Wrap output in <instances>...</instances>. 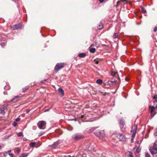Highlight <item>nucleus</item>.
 <instances>
[{"mask_svg": "<svg viewBox=\"0 0 157 157\" xmlns=\"http://www.w3.org/2000/svg\"><path fill=\"white\" fill-rule=\"evenodd\" d=\"M20 120V118H17L15 119V121L17 122L18 121Z\"/></svg>", "mask_w": 157, "mask_h": 157, "instance_id": "nucleus-40", "label": "nucleus"}, {"mask_svg": "<svg viewBox=\"0 0 157 157\" xmlns=\"http://www.w3.org/2000/svg\"><path fill=\"white\" fill-rule=\"evenodd\" d=\"M26 140V138H24V139H23V140H24V141H25V140Z\"/></svg>", "mask_w": 157, "mask_h": 157, "instance_id": "nucleus-52", "label": "nucleus"}, {"mask_svg": "<svg viewBox=\"0 0 157 157\" xmlns=\"http://www.w3.org/2000/svg\"><path fill=\"white\" fill-rule=\"evenodd\" d=\"M155 108H157V105H156L155 106Z\"/></svg>", "mask_w": 157, "mask_h": 157, "instance_id": "nucleus-54", "label": "nucleus"}, {"mask_svg": "<svg viewBox=\"0 0 157 157\" xmlns=\"http://www.w3.org/2000/svg\"><path fill=\"white\" fill-rule=\"evenodd\" d=\"M154 134L155 136H157V129H156L155 130Z\"/></svg>", "mask_w": 157, "mask_h": 157, "instance_id": "nucleus-33", "label": "nucleus"}, {"mask_svg": "<svg viewBox=\"0 0 157 157\" xmlns=\"http://www.w3.org/2000/svg\"><path fill=\"white\" fill-rule=\"evenodd\" d=\"M5 44L4 42H2L1 43V45L2 47H3L5 46Z\"/></svg>", "mask_w": 157, "mask_h": 157, "instance_id": "nucleus-36", "label": "nucleus"}, {"mask_svg": "<svg viewBox=\"0 0 157 157\" xmlns=\"http://www.w3.org/2000/svg\"><path fill=\"white\" fill-rule=\"evenodd\" d=\"M145 157H150V155L147 153H145Z\"/></svg>", "mask_w": 157, "mask_h": 157, "instance_id": "nucleus-31", "label": "nucleus"}, {"mask_svg": "<svg viewBox=\"0 0 157 157\" xmlns=\"http://www.w3.org/2000/svg\"><path fill=\"white\" fill-rule=\"evenodd\" d=\"M94 61L96 64H97L99 62L98 61L96 60V59L94 60Z\"/></svg>", "mask_w": 157, "mask_h": 157, "instance_id": "nucleus-35", "label": "nucleus"}, {"mask_svg": "<svg viewBox=\"0 0 157 157\" xmlns=\"http://www.w3.org/2000/svg\"><path fill=\"white\" fill-rule=\"evenodd\" d=\"M20 97V96L18 95L15 96L12 98L10 100V101H12L14 100H16V101H18L19 100Z\"/></svg>", "mask_w": 157, "mask_h": 157, "instance_id": "nucleus-12", "label": "nucleus"}, {"mask_svg": "<svg viewBox=\"0 0 157 157\" xmlns=\"http://www.w3.org/2000/svg\"><path fill=\"white\" fill-rule=\"evenodd\" d=\"M156 109L154 106H149V109L151 113V118L153 117L156 113V112L155 111Z\"/></svg>", "mask_w": 157, "mask_h": 157, "instance_id": "nucleus-7", "label": "nucleus"}, {"mask_svg": "<svg viewBox=\"0 0 157 157\" xmlns=\"http://www.w3.org/2000/svg\"><path fill=\"white\" fill-rule=\"evenodd\" d=\"M36 144V143L35 142H31L29 144V146L32 147H34Z\"/></svg>", "mask_w": 157, "mask_h": 157, "instance_id": "nucleus-19", "label": "nucleus"}, {"mask_svg": "<svg viewBox=\"0 0 157 157\" xmlns=\"http://www.w3.org/2000/svg\"><path fill=\"white\" fill-rule=\"evenodd\" d=\"M153 31L155 32H156L157 31V27H155L154 29L153 30Z\"/></svg>", "mask_w": 157, "mask_h": 157, "instance_id": "nucleus-41", "label": "nucleus"}, {"mask_svg": "<svg viewBox=\"0 0 157 157\" xmlns=\"http://www.w3.org/2000/svg\"><path fill=\"white\" fill-rule=\"evenodd\" d=\"M121 2H126L127 0H120Z\"/></svg>", "mask_w": 157, "mask_h": 157, "instance_id": "nucleus-46", "label": "nucleus"}, {"mask_svg": "<svg viewBox=\"0 0 157 157\" xmlns=\"http://www.w3.org/2000/svg\"><path fill=\"white\" fill-rule=\"evenodd\" d=\"M120 141L122 142H125L126 140V139L124 136V135L122 134H119V137L118 138Z\"/></svg>", "mask_w": 157, "mask_h": 157, "instance_id": "nucleus-10", "label": "nucleus"}, {"mask_svg": "<svg viewBox=\"0 0 157 157\" xmlns=\"http://www.w3.org/2000/svg\"><path fill=\"white\" fill-rule=\"evenodd\" d=\"M64 157H74V156H71L70 155H69L68 154H67L65 155H64Z\"/></svg>", "mask_w": 157, "mask_h": 157, "instance_id": "nucleus-30", "label": "nucleus"}, {"mask_svg": "<svg viewBox=\"0 0 157 157\" xmlns=\"http://www.w3.org/2000/svg\"><path fill=\"white\" fill-rule=\"evenodd\" d=\"M116 0H114V1L115 2Z\"/></svg>", "mask_w": 157, "mask_h": 157, "instance_id": "nucleus-60", "label": "nucleus"}, {"mask_svg": "<svg viewBox=\"0 0 157 157\" xmlns=\"http://www.w3.org/2000/svg\"><path fill=\"white\" fill-rule=\"evenodd\" d=\"M17 125V123L16 121H14L13 123V125L14 126H16Z\"/></svg>", "mask_w": 157, "mask_h": 157, "instance_id": "nucleus-34", "label": "nucleus"}, {"mask_svg": "<svg viewBox=\"0 0 157 157\" xmlns=\"http://www.w3.org/2000/svg\"><path fill=\"white\" fill-rule=\"evenodd\" d=\"M125 155L127 157H133L132 153L129 151L126 152Z\"/></svg>", "mask_w": 157, "mask_h": 157, "instance_id": "nucleus-14", "label": "nucleus"}, {"mask_svg": "<svg viewBox=\"0 0 157 157\" xmlns=\"http://www.w3.org/2000/svg\"><path fill=\"white\" fill-rule=\"evenodd\" d=\"M96 82L98 84H101L102 83L103 81L101 79H99L96 80Z\"/></svg>", "mask_w": 157, "mask_h": 157, "instance_id": "nucleus-17", "label": "nucleus"}, {"mask_svg": "<svg viewBox=\"0 0 157 157\" xmlns=\"http://www.w3.org/2000/svg\"><path fill=\"white\" fill-rule=\"evenodd\" d=\"M29 86H25V87L23 88H22L23 92H25L27 90L29 89Z\"/></svg>", "mask_w": 157, "mask_h": 157, "instance_id": "nucleus-18", "label": "nucleus"}, {"mask_svg": "<svg viewBox=\"0 0 157 157\" xmlns=\"http://www.w3.org/2000/svg\"><path fill=\"white\" fill-rule=\"evenodd\" d=\"M141 12L143 13H145L146 12V10L143 7H141Z\"/></svg>", "mask_w": 157, "mask_h": 157, "instance_id": "nucleus-24", "label": "nucleus"}, {"mask_svg": "<svg viewBox=\"0 0 157 157\" xmlns=\"http://www.w3.org/2000/svg\"><path fill=\"white\" fill-rule=\"evenodd\" d=\"M112 82H114V84H115V83H116L117 82V81H112Z\"/></svg>", "mask_w": 157, "mask_h": 157, "instance_id": "nucleus-47", "label": "nucleus"}, {"mask_svg": "<svg viewBox=\"0 0 157 157\" xmlns=\"http://www.w3.org/2000/svg\"><path fill=\"white\" fill-rule=\"evenodd\" d=\"M118 36V33H115L114 34L113 37V38L115 39Z\"/></svg>", "mask_w": 157, "mask_h": 157, "instance_id": "nucleus-25", "label": "nucleus"}, {"mask_svg": "<svg viewBox=\"0 0 157 157\" xmlns=\"http://www.w3.org/2000/svg\"><path fill=\"white\" fill-rule=\"evenodd\" d=\"M37 125L40 129H44L45 128L46 123L43 121H40L38 123Z\"/></svg>", "mask_w": 157, "mask_h": 157, "instance_id": "nucleus-4", "label": "nucleus"}, {"mask_svg": "<svg viewBox=\"0 0 157 157\" xmlns=\"http://www.w3.org/2000/svg\"><path fill=\"white\" fill-rule=\"evenodd\" d=\"M103 28V26L101 23L98 26V29L99 30L102 29Z\"/></svg>", "mask_w": 157, "mask_h": 157, "instance_id": "nucleus-20", "label": "nucleus"}, {"mask_svg": "<svg viewBox=\"0 0 157 157\" xmlns=\"http://www.w3.org/2000/svg\"><path fill=\"white\" fill-rule=\"evenodd\" d=\"M96 51L95 49L94 48H91L90 49V52L92 53H94Z\"/></svg>", "mask_w": 157, "mask_h": 157, "instance_id": "nucleus-23", "label": "nucleus"}, {"mask_svg": "<svg viewBox=\"0 0 157 157\" xmlns=\"http://www.w3.org/2000/svg\"><path fill=\"white\" fill-rule=\"evenodd\" d=\"M58 91L59 94L62 96H63L64 95V91L63 89L61 88H59L58 89Z\"/></svg>", "mask_w": 157, "mask_h": 157, "instance_id": "nucleus-13", "label": "nucleus"}, {"mask_svg": "<svg viewBox=\"0 0 157 157\" xmlns=\"http://www.w3.org/2000/svg\"><path fill=\"white\" fill-rule=\"evenodd\" d=\"M136 132H132L131 137L134 138Z\"/></svg>", "mask_w": 157, "mask_h": 157, "instance_id": "nucleus-28", "label": "nucleus"}, {"mask_svg": "<svg viewBox=\"0 0 157 157\" xmlns=\"http://www.w3.org/2000/svg\"><path fill=\"white\" fill-rule=\"evenodd\" d=\"M116 4L117 5H116V7H117V6H118V1L116 2Z\"/></svg>", "mask_w": 157, "mask_h": 157, "instance_id": "nucleus-49", "label": "nucleus"}, {"mask_svg": "<svg viewBox=\"0 0 157 157\" xmlns=\"http://www.w3.org/2000/svg\"><path fill=\"white\" fill-rule=\"evenodd\" d=\"M136 151L137 153H139L140 151V150L139 148H137L136 149Z\"/></svg>", "mask_w": 157, "mask_h": 157, "instance_id": "nucleus-37", "label": "nucleus"}, {"mask_svg": "<svg viewBox=\"0 0 157 157\" xmlns=\"http://www.w3.org/2000/svg\"><path fill=\"white\" fill-rule=\"evenodd\" d=\"M11 150H9L8 151V152L9 153H10L11 152Z\"/></svg>", "mask_w": 157, "mask_h": 157, "instance_id": "nucleus-50", "label": "nucleus"}, {"mask_svg": "<svg viewBox=\"0 0 157 157\" xmlns=\"http://www.w3.org/2000/svg\"><path fill=\"white\" fill-rule=\"evenodd\" d=\"M84 137L81 134H76L72 136V138L74 140H78Z\"/></svg>", "mask_w": 157, "mask_h": 157, "instance_id": "nucleus-6", "label": "nucleus"}, {"mask_svg": "<svg viewBox=\"0 0 157 157\" xmlns=\"http://www.w3.org/2000/svg\"><path fill=\"white\" fill-rule=\"evenodd\" d=\"M94 134L95 136L101 139H103L105 136L104 131H97L95 132Z\"/></svg>", "mask_w": 157, "mask_h": 157, "instance_id": "nucleus-3", "label": "nucleus"}, {"mask_svg": "<svg viewBox=\"0 0 157 157\" xmlns=\"http://www.w3.org/2000/svg\"><path fill=\"white\" fill-rule=\"evenodd\" d=\"M2 154H3V153H2V152L0 153V155Z\"/></svg>", "mask_w": 157, "mask_h": 157, "instance_id": "nucleus-57", "label": "nucleus"}, {"mask_svg": "<svg viewBox=\"0 0 157 157\" xmlns=\"http://www.w3.org/2000/svg\"><path fill=\"white\" fill-rule=\"evenodd\" d=\"M112 136H113V137H114L115 136V137H117V135L116 133H114L113 134Z\"/></svg>", "mask_w": 157, "mask_h": 157, "instance_id": "nucleus-32", "label": "nucleus"}, {"mask_svg": "<svg viewBox=\"0 0 157 157\" xmlns=\"http://www.w3.org/2000/svg\"><path fill=\"white\" fill-rule=\"evenodd\" d=\"M14 28L13 29V30H18L22 29V23H19V24L15 25L13 26Z\"/></svg>", "mask_w": 157, "mask_h": 157, "instance_id": "nucleus-9", "label": "nucleus"}, {"mask_svg": "<svg viewBox=\"0 0 157 157\" xmlns=\"http://www.w3.org/2000/svg\"><path fill=\"white\" fill-rule=\"evenodd\" d=\"M120 72V73L121 74H122V73H121V71H120V72Z\"/></svg>", "mask_w": 157, "mask_h": 157, "instance_id": "nucleus-55", "label": "nucleus"}, {"mask_svg": "<svg viewBox=\"0 0 157 157\" xmlns=\"http://www.w3.org/2000/svg\"><path fill=\"white\" fill-rule=\"evenodd\" d=\"M137 129V125H135L132 126L131 132H136Z\"/></svg>", "mask_w": 157, "mask_h": 157, "instance_id": "nucleus-11", "label": "nucleus"}, {"mask_svg": "<svg viewBox=\"0 0 157 157\" xmlns=\"http://www.w3.org/2000/svg\"><path fill=\"white\" fill-rule=\"evenodd\" d=\"M149 150L152 155L157 154V144L156 143H154L153 146L149 149Z\"/></svg>", "mask_w": 157, "mask_h": 157, "instance_id": "nucleus-2", "label": "nucleus"}, {"mask_svg": "<svg viewBox=\"0 0 157 157\" xmlns=\"http://www.w3.org/2000/svg\"><path fill=\"white\" fill-rule=\"evenodd\" d=\"M26 112H27V113H28L29 112V110L27 109L26 110Z\"/></svg>", "mask_w": 157, "mask_h": 157, "instance_id": "nucleus-51", "label": "nucleus"}, {"mask_svg": "<svg viewBox=\"0 0 157 157\" xmlns=\"http://www.w3.org/2000/svg\"><path fill=\"white\" fill-rule=\"evenodd\" d=\"M153 98L155 100L156 102H157V94L154 96Z\"/></svg>", "mask_w": 157, "mask_h": 157, "instance_id": "nucleus-26", "label": "nucleus"}, {"mask_svg": "<svg viewBox=\"0 0 157 157\" xmlns=\"http://www.w3.org/2000/svg\"><path fill=\"white\" fill-rule=\"evenodd\" d=\"M6 109V106H4L1 109V113L3 115L5 113V109Z\"/></svg>", "mask_w": 157, "mask_h": 157, "instance_id": "nucleus-15", "label": "nucleus"}, {"mask_svg": "<svg viewBox=\"0 0 157 157\" xmlns=\"http://www.w3.org/2000/svg\"><path fill=\"white\" fill-rule=\"evenodd\" d=\"M84 116L83 115H81V117H79L80 118H82Z\"/></svg>", "mask_w": 157, "mask_h": 157, "instance_id": "nucleus-48", "label": "nucleus"}, {"mask_svg": "<svg viewBox=\"0 0 157 157\" xmlns=\"http://www.w3.org/2000/svg\"><path fill=\"white\" fill-rule=\"evenodd\" d=\"M48 79H44V80H43L41 81V83H44L45 82H46L47 80Z\"/></svg>", "mask_w": 157, "mask_h": 157, "instance_id": "nucleus-39", "label": "nucleus"}, {"mask_svg": "<svg viewBox=\"0 0 157 157\" xmlns=\"http://www.w3.org/2000/svg\"><path fill=\"white\" fill-rule=\"evenodd\" d=\"M125 80H126V78H125Z\"/></svg>", "mask_w": 157, "mask_h": 157, "instance_id": "nucleus-59", "label": "nucleus"}, {"mask_svg": "<svg viewBox=\"0 0 157 157\" xmlns=\"http://www.w3.org/2000/svg\"><path fill=\"white\" fill-rule=\"evenodd\" d=\"M21 151V149L19 148H17V153H19Z\"/></svg>", "mask_w": 157, "mask_h": 157, "instance_id": "nucleus-38", "label": "nucleus"}, {"mask_svg": "<svg viewBox=\"0 0 157 157\" xmlns=\"http://www.w3.org/2000/svg\"><path fill=\"white\" fill-rule=\"evenodd\" d=\"M116 73L115 72H113V71L111 72V75L112 76H114Z\"/></svg>", "mask_w": 157, "mask_h": 157, "instance_id": "nucleus-29", "label": "nucleus"}, {"mask_svg": "<svg viewBox=\"0 0 157 157\" xmlns=\"http://www.w3.org/2000/svg\"><path fill=\"white\" fill-rule=\"evenodd\" d=\"M11 136V134L6 135L3 137V139L4 140L7 139H8V138H9Z\"/></svg>", "mask_w": 157, "mask_h": 157, "instance_id": "nucleus-22", "label": "nucleus"}, {"mask_svg": "<svg viewBox=\"0 0 157 157\" xmlns=\"http://www.w3.org/2000/svg\"><path fill=\"white\" fill-rule=\"evenodd\" d=\"M65 64L63 63H57L56 65L54 71L56 72H57L59 70L63 68Z\"/></svg>", "mask_w": 157, "mask_h": 157, "instance_id": "nucleus-1", "label": "nucleus"}, {"mask_svg": "<svg viewBox=\"0 0 157 157\" xmlns=\"http://www.w3.org/2000/svg\"><path fill=\"white\" fill-rule=\"evenodd\" d=\"M23 135V133L22 132H20L17 134V136L18 137L21 136Z\"/></svg>", "mask_w": 157, "mask_h": 157, "instance_id": "nucleus-27", "label": "nucleus"}, {"mask_svg": "<svg viewBox=\"0 0 157 157\" xmlns=\"http://www.w3.org/2000/svg\"><path fill=\"white\" fill-rule=\"evenodd\" d=\"M134 138L131 137V142L133 143V140Z\"/></svg>", "mask_w": 157, "mask_h": 157, "instance_id": "nucleus-44", "label": "nucleus"}, {"mask_svg": "<svg viewBox=\"0 0 157 157\" xmlns=\"http://www.w3.org/2000/svg\"><path fill=\"white\" fill-rule=\"evenodd\" d=\"M118 82H119V81L120 80V78L118 77Z\"/></svg>", "mask_w": 157, "mask_h": 157, "instance_id": "nucleus-53", "label": "nucleus"}, {"mask_svg": "<svg viewBox=\"0 0 157 157\" xmlns=\"http://www.w3.org/2000/svg\"><path fill=\"white\" fill-rule=\"evenodd\" d=\"M9 155L10 156H11V157H13V156H14V155L13 153H9Z\"/></svg>", "mask_w": 157, "mask_h": 157, "instance_id": "nucleus-42", "label": "nucleus"}, {"mask_svg": "<svg viewBox=\"0 0 157 157\" xmlns=\"http://www.w3.org/2000/svg\"><path fill=\"white\" fill-rule=\"evenodd\" d=\"M7 154V152H6L4 154L3 157H6V154Z\"/></svg>", "mask_w": 157, "mask_h": 157, "instance_id": "nucleus-43", "label": "nucleus"}, {"mask_svg": "<svg viewBox=\"0 0 157 157\" xmlns=\"http://www.w3.org/2000/svg\"><path fill=\"white\" fill-rule=\"evenodd\" d=\"M59 140L53 143L52 144L49 145V146L52 148H55L57 146L60 144Z\"/></svg>", "mask_w": 157, "mask_h": 157, "instance_id": "nucleus-8", "label": "nucleus"}, {"mask_svg": "<svg viewBox=\"0 0 157 157\" xmlns=\"http://www.w3.org/2000/svg\"><path fill=\"white\" fill-rule=\"evenodd\" d=\"M105 0H99V2L100 3H102Z\"/></svg>", "mask_w": 157, "mask_h": 157, "instance_id": "nucleus-45", "label": "nucleus"}, {"mask_svg": "<svg viewBox=\"0 0 157 157\" xmlns=\"http://www.w3.org/2000/svg\"><path fill=\"white\" fill-rule=\"evenodd\" d=\"M119 127L122 131H124L125 130L124 126L125 125V120L123 118L120 119L119 123Z\"/></svg>", "mask_w": 157, "mask_h": 157, "instance_id": "nucleus-5", "label": "nucleus"}, {"mask_svg": "<svg viewBox=\"0 0 157 157\" xmlns=\"http://www.w3.org/2000/svg\"><path fill=\"white\" fill-rule=\"evenodd\" d=\"M78 56L81 58H84L86 56V54L84 53H80L78 54Z\"/></svg>", "mask_w": 157, "mask_h": 157, "instance_id": "nucleus-16", "label": "nucleus"}, {"mask_svg": "<svg viewBox=\"0 0 157 157\" xmlns=\"http://www.w3.org/2000/svg\"><path fill=\"white\" fill-rule=\"evenodd\" d=\"M0 149H1V146L0 145Z\"/></svg>", "mask_w": 157, "mask_h": 157, "instance_id": "nucleus-58", "label": "nucleus"}, {"mask_svg": "<svg viewBox=\"0 0 157 157\" xmlns=\"http://www.w3.org/2000/svg\"><path fill=\"white\" fill-rule=\"evenodd\" d=\"M155 143H156V144H157V140Z\"/></svg>", "mask_w": 157, "mask_h": 157, "instance_id": "nucleus-56", "label": "nucleus"}, {"mask_svg": "<svg viewBox=\"0 0 157 157\" xmlns=\"http://www.w3.org/2000/svg\"><path fill=\"white\" fill-rule=\"evenodd\" d=\"M27 155L28 154L26 153H22L19 157H26Z\"/></svg>", "mask_w": 157, "mask_h": 157, "instance_id": "nucleus-21", "label": "nucleus"}]
</instances>
